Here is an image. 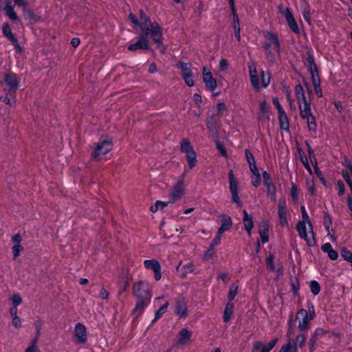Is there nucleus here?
Instances as JSON below:
<instances>
[{
	"label": "nucleus",
	"instance_id": "nucleus-38",
	"mask_svg": "<svg viewBox=\"0 0 352 352\" xmlns=\"http://www.w3.org/2000/svg\"><path fill=\"white\" fill-rule=\"evenodd\" d=\"M267 193L272 201H275L276 199V187L273 185L270 187L266 188Z\"/></svg>",
	"mask_w": 352,
	"mask_h": 352
},
{
	"label": "nucleus",
	"instance_id": "nucleus-39",
	"mask_svg": "<svg viewBox=\"0 0 352 352\" xmlns=\"http://www.w3.org/2000/svg\"><path fill=\"white\" fill-rule=\"evenodd\" d=\"M238 291V285L236 283H233L230 287L228 294L229 302H231L236 296Z\"/></svg>",
	"mask_w": 352,
	"mask_h": 352
},
{
	"label": "nucleus",
	"instance_id": "nucleus-43",
	"mask_svg": "<svg viewBox=\"0 0 352 352\" xmlns=\"http://www.w3.org/2000/svg\"><path fill=\"white\" fill-rule=\"evenodd\" d=\"M195 270L194 264L192 263H188L183 266V276L185 277L186 274L192 273Z\"/></svg>",
	"mask_w": 352,
	"mask_h": 352
},
{
	"label": "nucleus",
	"instance_id": "nucleus-64",
	"mask_svg": "<svg viewBox=\"0 0 352 352\" xmlns=\"http://www.w3.org/2000/svg\"><path fill=\"white\" fill-rule=\"evenodd\" d=\"M338 195L340 196H342L344 192H345V188H344V183L341 181V180H339L338 182Z\"/></svg>",
	"mask_w": 352,
	"mask_h": 352
},
{
	"label": "nucleus",
	"instance_id": "nucleus-20",
	"mask_svg": "<svg viewBox=\"0 0 352 352\" xmlns=\"http://www.w3.org/2000/svg\"><path fill=\"white\" fill-rule=\"evenodd\" d=\"M15 6L16 3L14 0H6V6L3 8L5 14L12 21H16L18 19V16L14 10Z\"/></svg>",
	"mask_w": 352,
	"mask_h": 352
},
{
	"label": "nucleus",
	"instance_id": "nucleus-37",
	"mask_svg": "<svg viewBox=\"0 0 352 352\" xmlns=\"http://www.w3.org/2000/svg\"><path fill=\"white\" fill-rule=\"evenodd\" d=\"M302 16L304 19L310 25L311 24V19H310V10H309V6L306 2L305 4V6L302 8Z\"/></svg>",
	"mask_w": 352,
	"mask_h": 352
},
{
	"label": "nucleus",
	"instance_id": "nucleus-8",
	"mask_svg": "<svg viewBox=\"0 0 352 352\" xmlns=\"http://www.w3.org/2000/svg\"><path fill=\"white\" fill-rule=\"evenodd\" d=\"M277 8L278 12L285 18L291 31L295 34H298L300 32L299 28L291 10L289 8H284L281 5H279Z\"/></svg>",
	"mask_w": 352,
	"mask_h": 352
},
{
	"label": "nucleus",
	"instance_id": "nucleus-5",
	"mask_svg": "<svg viewBox=\"0 0 352 352\" xmlns=\"http://www.w3.org/2000/svg\"><path fill=\"white\" fill-rule=\"evenodd\" d=\"M180 151L185 155L188 168H195L197 163V155L189 140H182L180 144Z\"/></svg>",
	"mask_w": 352,
	"mask_h": 352
},
{
	"label": "nucleus",
	"instance_id": "nucleus-33",
	"mask_svg": "<svg viewBox=\"0 0 352 352\" xmlns=\"http://www.w3.org/2000/svg\"><path fill=\"white\" fill-rule=\"evenodd\" d=\"M23 13L25 19L30 23H36L40 21V17L29 8L25 9Z\"/></svg>",
	"mask_w": 352,
	"mask_h": 352
},
{
	"label": "nucleus",
	"instance_id": "nucleus-23",
	"mask_svg": "<svg viewBox=\"0 0 352 352\" xmlns=\"http://www.w3.org/2000/svg\"><path fill=\"white\" fill-rule=\"evenodd\" d=\"M192 331L187 328H183L177 336V342L180 345H185L189 343L192 338Z\"/></svg>",
	"mask_w": 352,
	"mask_h": 352
},
{
	"label": "nucleus",
	"instance_id": "nucleus-9",
	"mask_svg": "<svg viewBox=\"0 0 352 352\" xmlns=\"http://www.w3.org/2000/svg\"><path fill=\"white\" fill-rule=\"evenodd\" d=\"M229 189L232 195V201L239 206H242L241 201L239 197L238 182L234 177L233 170H230L228 174Z\"/></svg>",
	"mask_w": 352,
	"mask_h": 352
},
{
	"label": "nucleus",
	"instance_id": "nucleus-56",
	"mask_svg": "<svg viewBox=\"0 0 352 352\" xmlns=\"http://www.w3.org/2000/svg\"><path fill=\"white\" fill-rule=\"evenodd\" d=\"M23 250V248L21 245H20L19 244H16L15 245L13 246L12 248V252H13V255H14V258H16L20 252Z\"/></svg>",
	"mask_w": 352,
	"mask_h": 352
},
{
	"label": "nucleus",
	"instance_id": "nucleus-3",
	"mask_svg": "<svg viewBox=\"0 0 352 352\" xmlns=\"http://www.w3.org/2000/svg\"><path fill=\"white\" fill-rule=\"evenodd\" d=\"M265 42L263 45L265 55L270 61L274 60V56L280 52V44L278 36L272 32H268L265 35Z\"/></svg>",
	"mask_w": 352,
	"mask_h": 352
},
{
	"label": "nucleus",
	"instance_id": "nucleus-45",
	"mask_svg": "<svg viewBox=\"0 0 352 352\" xmlns=\"http://www.w3.org/2000/svg\"><path fill=\"white\" fill-rule=\"evenodd\" d=\"M306 340V336L303 333L298 334L296 338L295 344L294 346L302 347Z\"/></svg>",
	"mask_w": 352,
	"mask_h": 352
},
{
	"label": "nucleus",
	"instance_id": "nucleus-62",
	"mask_svg": "<svg viewBox=\"0 0 352 352\" xmlns=\"http://www.w3.org/2000/svg\"><path fill=\"white\" fill-rule=\"evenodd\" d=\"M227 109L225 103L220 102L217 104V111L219 114H222Z\"/></svg>",
	"mask_w": 352,
	"mask_h": 352
},
{
	"label": "nucleus",
	"instance_id": "nucleus-47",
	"mask_svg": "<svg viewBox=\"0 0 352 352\" xmlns=\"http://www.w3.org/2000/svg\"><path fill=\"white\" fill-rule=\"evenodd\" d=\"M291 195L293 201L297 203L298 201V188L294 184H292L291 187Z\"/></svg>",
	"mask_w": 352,
	"mask_h": 352
},
{
	"label": "nucleus",
	"instance_id": "nucleus-51",
	"mask_svg": "<svg viewBox=\"0 0 352 352\" xmlns=\"http://www.w3.org/2000/svg\"><path fill=\"white\" fill-rule=\"evenodd\" d=\"M183 79L186 83V85L188 87H193L194 86V80H193V74H190L188 75H186L183 76Z\"/></svg>",
	"mask_w": 352,
	"mask_h": 352
},
{
	"label": "nucleus",
	"instance_id": "nucleus-44",
	"mask_svg": "<svg viewBox=\"0 0 352 352\" xmlns=\"http://www.w3.org/2000/svg\"><path fill=\"white\" fill-rule=\"evenodd\" d=\"M10 300L12 302L13 306L18 307L23 302L22 298L18 294H14L10 296Z\"/></svg>",
	"mask_w": 352,
	"mask_h": 352
},
{
	"label": "nucleus",
	"instance_id": "nucleus-31",
	"mask_svg": "<svg viewBox=\"0 0 352 352\" xmlns=\"http://www.w3.org/2000/svg\"><path fill=\"white\" fill-rule=\"evenodd\" d=\"M324 226L327 232V236L329 239L332 242H335L336 241V238L334 235L333 230L332 228V221L329 217H327V219L324 221Z\"/></svg>",
	"mask_w": 352,
	"mask_h": 352
},
{
	"label": "nucleus",
	"instance_id": "nucleus-14",
	"mask_svg": "<svg viewBox=\"0 0 352 352\" xmlns=\"http://www.w3.org/2000/svg\"><path fill=\"white\" fill-rule=\"evenodd\" d=\"M74 337L77 344H85L87 340V329L81 323H77L74 328Z\"/></svg>",
	"mask_w": 352,
	"mask_h": 352
},
{
	"label": "nucleus",
	"instance_id": "nucleus-1",
	"mask_svg": "<svg viewBox=\"0 0 352 352\" xmlns=\"http://www.w3.org/2000/svg\"><path fill=\"white\" fill-rule=\"evenodd\" d=\"M129 19L135 28H140L144 36L151 38L154 42L160 45L162 41V29L156 22H151L148 17L142 11L140 12L138 19L133 14H130Z\"/></svg>",
	"mask_w": 352,
	"mask_h": 352
},
{
	"label": "nucleus",
	"instance_id": "nucleus-58",
	"mask_svg": "<svg viewBox=\"0 0 352 352\" xmlns=\"http://www.w3.org/2000/svg\"><path fill=\"white\" fill-rule=\"evenodd\" d=\"M12 325L16 329L21 327V320L19 316L12 317Z\"/></svg>",
	"mask_w": 352,
	"mask_h": 352
},
{
	"label": "nucleus",
	"instance_id": "nucleus-57",
	"mask_svg": "<svg viewBox=\"0 0 352 352\" xmlns=\"http://www.w3.org/2000/svg\"><path fill=\"white\" fill-rule=\"evenodd\" d=\"M34 326L35 327L37 336H39L43 327V321L41 320H36L34 323Z\"/></svg>",
	"mask_w": 352,
	"mask_h": 352
},
{
	"label": "nucleus",
	"instance_id": "nucleus-25",
	"mask_svg": "<svg viewBox=\"0 0 352 352\" xmlns=\"http://www.w3.org/2000/svg\"><path fill=\"white\" fill-rule=\"evenodd\" d=\"M249 72L251 84L253 87L258 91L259 89V78L257 75V72L254 65H249Z\"/></svg>",
	"mask_w": 352,
	"mask_h": 352
},
{
	"label": "nucleus",
	"instance_id": "nucleus-40",
	"mask_svg": "<svg viewBox=\"0 0 352 352\" xmlns=\"http://www.w3.org/2000/svg\"><path fill=\"white\" fill-rule=\"evenodd\" d=\"M261 82L264 88H266L270 82V76L269 73L262 72H261Z\"/></svg>",
	"mask_w": 352,
	"mask_h": 352
},
{
	"label": "nucleus",
	"instance_id": "nucleus-29",
	"mask_svg": "<svg viewBox=\"0 0 352 352\" xmlns=\"http://www.w3.org/2000/svg\"><path fill=\"white\" fill-rule=\"evenodd\" d=\"M150 302V299L138 298V302L133 309V313L140 314H142L146 307L149 305Z\"/></svg>",
	"mask_w": 352,
	"mask_h": 352
},
{
	"label": "nucleus",
	"instance_id": "nucleus-60",
	"mask_svg": "<svg viewBox=\"0 0 352 352\" xmlns=\"http://www.w3.org/2000/svg\"><path fill=\"white\" fill-rule=\"evenodd\" d=\"M325 333L324 330L322 328H317L313 335L311 336L312 338H315L316 340H317V338L319 337V336H321L322 335H324Z\"/></svg>",
	"mask_w": 352,
	"mask_h": 352
},
{
	"label": "nucleus",
	"instance_id": "nucleus-2",
	"mask_svg": "<svg viewBox=\"0 0 352 352\" xmlns=\"http://www.w3.org/2000/svg\"><path fill=\"white\" fill-rule=\"evenodd\" d=\"M295 94L301 118L306 120L309 130L316 132L318 127L315 116L311 111V101L305 96L304 89L301 85H296Z\"/></svg>",
	"mask_w": 352,
	"mask_h": 352
},
{
	"label": "nucleus",
	"instance_id": "nucleus-27",
	"mask_svg": "<svg viewBox=\"0 0 352 352\" xmlns=\"http://www.w3.org/2000/svg\"><path fill=\"white\" fill-rule=\"evenodd\" d=\"M280 128L285 131H289V122L288 117L285 111L278 113Z\"/></svg>",
	"mask_w": 352,
	"mask_h": 352
},
{
	"label": "nucleus",
	"instance_id": "nucleus-6",
	"mask_svg": "<svg viewBox=\"0 0 352 352\" xmlns=\"http://www.w3.org/2000/svg\"><path fill=\"white\" fill-rule=\"evenodd\" d=\"M152 285L147 281L140 280L134 284L133 293L137 298L151 299Z\"/></svg>",
	"mask_w": 352,
	"mask_h": 352
},
{
	"label": "nucleus",
	"instance_id": "nucleus-24",
	"mask_svg": "<svg viewBox=\"0 0 352 352\" xmlns=\"http://www.w3.org/2000/svg\"><path fill=\"white\" fill-rule=\"evenodd\" d=\"M243 224L245 229L249 236L252 234V230L254 227L253 218L245 210L243 211Z\"/></svg>",
	"mask_w": 352,
	"mask_h": 352
},
{
	"label": "nucleus",
	"instance_id": "nucleus-15",
	"mask_svg": "<svg viewBox=\"0 0 352 352\" xmlns=\"http://www.w3.org/2000/svg\"><path fill=\"white\" fill-rule=\"evenodd\" d=\"M278 338L272 339L267 344L261 341H256L253 343V351L255 352H270L276 344Z\"/></svg>",
	"mask_w": 352,
	"mask_h": 352
},
{
	"label": "nucleus",
	"instance_id": "nucleus-42",
	"mask_svg": "<svg viewBox=\"0 0 352 352\" xmlns=\"http://www.w3.org/2000/svg\"><path fill=\"white\" fill-rule=\"evenodd\" d=\"M169 305L168 302L164 304L160 309L155 311V320H158L166 311Z\"/></svg>",
	"mask_w": 352,
	"mask_h": 352
},
{
	"label": "nucleus",
	"instance_id": "nucleus-34",
	"mask_svg": "<svg viewBox=\"0 0 352 352\" xmlns=\"http://www.w3.org/2000/svg\"><path fill=\"white\" fill-rule=\"evenodd\" d=\"M234 305L231 302H228L226 304L224 313H223V320L226 322H228L230 320L231 317L233 314Z\"/></svg>",
	"mask_w": 352,
	"mask_h": 352
},
{
	"label": "nucleus",
	"instance_id": "nucleus-17",
	"mask_svg": "<svg viewBox=\"0 0 352 352\" xmlns=\"http://www.w3.org/2000/svg\"><path fill=\"white\" fill-rule=\"evenodd\" d=\"M219 218L221 220V226L219 228L217 232H219V234H222L232 228V221L231 217L226 214H221Z\"/></svg>",
	"mask_w": 352,
	"mask_h": 352
},
{
	"label": "nucleus",
	"instance_id": "nucleus-52",
	"mask_svg": "<svg viewBox=\"0 0 352 352\" xmlns=\"http://www.w3.org/2000/svg\"><path fill=\"white\" fill-rule=\"evenodd\" d=\"M229 66L228 60L224 58H221L219 61V71L223 72L228 69Z\"/></svg>",
	"mask_w": 352,
	"mask_h": 352
},
{
	"label": "nucleus",
	"instance_id": "nucleus-54",
	"mask_svg": "<svg viewBox=\"0 0 352 352\" xmlns=\"http://www.w3.org/2000/svg\"><path fill=\"white\" fill-rule=\"evenodd\" d=\"M274 258L273 255H270L266 259L267 265L270 268V270L272 271H274V270H275V267L274 265Z\"/></svg>",
	"mask_w": 352,
	"mask_h": 352
},
{
	"label": "nucleus",
	"instance_id": "nucleus-46",
	"mask_svg": "<svg viewBox=\"0 0 352 352\" xmlns=\"http://www.w3.org/2000/svg\"><path fill=\"white\" fill-rule=\"evenodd\" d=\"M279 352H296V347L289 342L283 346Z\"/></svg>",
	"mask_w": 352,
	"mask_h": 352
},
{
	"label": "nucleus",
	"instance_id": "nucleus-59",
	"mask_svg": "<svg viewBox=\"0 0 352 352\" xmlns=\"http://www.w3.org/2000/svg\"><path fill=\"white\" fill-rule=\"evenodd\" d=\"M301 211H302V220L300 221L311 222L309 221V215H308L304 206H301Z\"/></svg>",
	"mask_w": 352,
	"mask_h": 352
},
{
	"label": "nucleus",
	"instance_id": "nucleus-16",
	"mask_svg": "<svg viewBox=\"0 0 352 352\" xmlns=\"http://www.w3.org/2000/svg\"><path fill=\"white\" fill-rule=\"evenodd\" d=\"M270 118V104L265 100L259 102V114L258 120H269Z\"/></svg>",
	"mask_w": 352,
	"mask_h": 352
},
{
	"label": "nucleus",
	"instance_id": "nucleus-63",
	"mask_svg": "<svg viewBox=\"0 0 352 352\" xmlns=\"http://www.w3.org/2000/svg\"><path fill=\"white\" fill-rule=\"evenodd\" d=\"M221 235L222 234H219V232H217L210 245L212 246L213 248H214L216 245H218L220 243Z\"/></svg>",
	"mask_w": 352,
	"mask_h": 352
},
{
	"label": "nucleus",
	"instance_id": "nucleus-4",
	"mask_svg": "<svg viewBox=\"0 0 352 352\" xmlns=\"http://www.w3.org/2000/svg\"><path fill=\"white\" fill-rule=\"evenodd\" d=\"M296 229L301 239L306 241L307 245L313 247L316 245L313 226L311 222L299 221Z\"/></svg>",
	"mask_w": 352,
	"mask_h": 352
},
{
	"label": "nucleus",
	"instance_id": "nucleus-35",
	"mask_svg": "<svg viewBox=\"0 0 352 352\" xmlns=\"http://www.w3.org/2000/svg\"><path fill=\"white\" fill-rule=\"evenodd\" d=\"M190 67H191V65L190 63H187L180 62L178 64L177 67L181 70L182 77L186 75H188V74H190L192 73L190 69Z\"/></svg>",
	"mask_w": 352,
	"mask_h": 352
},
{
	"label": "nucleus",
	"instance_id": "nucleus-13",
	"mask_svg": "<svg viewBox=\"0 0 352 352\" xmlns=\"http://www.w3.org/2000/svg\"><path fill=\"white\" fill-rule=\"evenodd\" d=\"M144 265L146 269L152 270L154 273L155 279L160 280L162 278V267L158 261L155 259L145 260Z\"/></svg>",
	"mask_w": 352,
	"mask_h": 352
},
{
	"label": "nucleus",
	"instance_id": "nucleus-26",
	"mask_svg": "<svg viewBox=\"0 0 352 352\" xmlns=\"http://www.w3.org/2000/svg\"><path fill=\"white\" fill-rule=\"evenodd\" d=\"M250 169L252 173V176H251L252 184L254 187L259 186L261 185V176H260V173H259V171H258L256 166V165L251 166V167H250Z\"/></svg>",
	"mask_w": 352,
	"mask_h": 352
},
{
	"label": "nucleus",
	"instance_id": "nucleus-36",
	"mask_svg": "<svg viewBox=\"0 0 352 352\" xmlns=\"http://www.w3.org/2000/svg\"><path fill=\"white\" fill-rule=\"evenodd\" d=\"M309 287L311 293L314 296L318 295L321 289L320 284L316 280H311L309 284Z\"/></svg>",
	"mask_w": 352,
	"mask_h": 352
},
{
	"label": "nucleus",
	"instance_id": "nucleus-11",
	"mask_svg": "<svg viewBox=\"0 0 352 352\" xmlns=\"http://www.w3.org/2000/svg\"><path fill=\"white\" fill-rule=\"evenodd\" d=\"M187 173V170L185 169L182 175V179L179 180L177 183L173 186V191L170 194V202H174L180 199L184 194L185 186L184 184V177Z\"/></svg>",
	"mask_w": 352,
	"mask_h": 352
},
{
	"label": "nucleus",
	"instance_id": "nucleus-55",
	"mask_svg": "<svg viewBox=\"0 0 352 352\" xmlns=\"http://www.w3.org/2000/svg\"><path fill=\"white\" fill-rule=\"evenodd\" d=\"M307 312L309 314V320H314L316 316V314H315L314 307L312 303L308 304Z\"/></svg>",
	"mask_w": 352,
	"mask_h": 352
},
{
	"label": "nucleus",
	"instance_id": "nucleus-7",
	"mask_svg": "<svg viewBox=\"0 0 352 352\" xmlns=\"http://www.w3.org/2000/svg\"><path fill=\"white\" fill-rule=\"evenodd\" d=\"M112 148V142L109 139H104L96 145L92 157L96 160H101L105 155L109 153Z\"/></svg>",
	"mask_w": 352,
	"mask_h": 352
},
{
	"label": "nucleus",
	"instance_id": "nucleus-28",
	"mask_svg": "<svg viewBox=\"0 0 352 352\" xmlns=\"http://www.w3.org/2000/svg\"><path fill=\"white\" fill-rule=\"evenodd\" d=\"M322 252L327 253L329 258L331 260L335 261L338 258V252L334 250L329 243H326L321 247Z\"/></svg>",
	"mask_w": 352,
	"mask_h": 352
},
{
	"label": "nucleus",
	"instance_id": "nucleus-10",
	"mask_svg": "<svg viewBox=\"0 0 352 352\" xmlns=\"http://www.w3.org/2000/svg\"><path fill=\"white\" fill-rule=\"evenodd\" d=\"M298 328L300 331L308 330L310 328V321L308 312L305 309H300L296 314Z\"/></svg>",
	"mask_w": 352,
	"mask_h": 352
},
{
	"label": "nucleus",
	"instance_id": "nucleus-53",
	"mask_svg": "<svg viewBox=\"0 0 352 352\" xmlns=\"http://www.w3.org/2000/svg\"><path fill=\"white\" fill-rule=\"evenodd\" d=\"M307 189L309 193L311 196H314L316 195V187L314 182L313 181H309L307 182Z\"/></svg>",
	"mask_w": 352,
	"mask_h": 352
},
{
	"label": "nucleus",
	"instance_id": "nucleus-19",
	"mask_svg": "<svg viewBox=\"0 0 352 352\" xmlns=\"http://www.w3.org/2000/svg\"><path fill=\"white\" fill-rule=\"evenodd\" d=\"M175 313L179 318H185L188 316L187 305L184 299L177 300L175 307Z\"/></svg>",
	"mask_w": 352,
	"mask_h": 352
},
{
	"label": "nucleus",
	"instance_id": "nucleus-49",
	"mask_svg": "<svg viewBox=\"0 0 352 352\" xmlns=\"http://www.w3.org/2000/svg\"><path fill=\"white\" fill-rule=\"evenodd\" d=\"M245 153L247 161L249 164L250 167H251V166H255L256 162L254 160V157L252 155V154L250 153V151L249 150L246 149L245 151Z\"/></svg>",
	"mask_w": 352,
	"mask_h": 352
},
{
	"label": "nucleus",
	"instance_id": "nucleus-41",
	"mask_svg": "<svg viewBox=\"0 0 352 352\" xmlns=\"http://www.w3.org/2000/svg\"><path fill=\"white\" fill-rule=\"evenodd\" d=\"M341 256L346 261L351 262L352 260V253L346 248L341 249Z\"/></svg>",
	"mask_w": 352,
	"mask_h": 352
},
{
	"label": "nucleus",
	"instance_id": "nucleus-48",
	"mask_svg": "<svg viewBox=\"0 0 352 352\" xmlns=\"http://www.w3.org/2000/svg\"><path fill=\"white\" fill-rule=\"evenodd\" d=\"M310 62V66H309V72L312 76H318V70H317V67H316V65L313 59H311L309 60Z\"/></svg>",
	"mask_w": 352,
	"mask_h": 352
},
{
	"label": "nucleus",
	"instance_id": "nucleus-21",
	"mask_svg": "<svg viewBox=\"0 0 352 352\" xmlns=\"http://www.w3.org/2000/svg\"><path fill=\"white\" fill-rule=\"evenodd\" d=\"M278 215L280 220V224L285 226L287 224L286 202L285 200H280L278 203Z\"/></svg>",
	"mask_w": 352,
	"mask_h": 352
},
{
	"label": "nucleus",
	"instance_id": "nucleus-18",
	"mask_svg": "<svg viewBox=\"0 0 352 352\" xmlns=\"http://www.w3.org/2000/svg\"><path fill=\"white\" fill-rule=\"evenodd\" d=\"M19 78L16 74H7L5 76V81L7 86L9 87L10 92H15L19 87Z\"/></svg>",
	"mask_w": 352,
	"mask_h": 352
},
{
	"label": "nucleus",
	"instance_id": "nucleus-32",
	"mask_svg": "<svg viewBox=\"0 0 352 352\" xmlns=\"http://www.w3.org/2000/svg\"><path fill=\"white\" fill-rule=\"evenodd\" d=\"M2 32L5 36H6L12 43L17 44V39L13 35L9 25L6 23L2 25Z\"/></svg>",
	"mask_w": 352,
	"mask_h": 352
},
{
	"label": "nucleus",
	"instance_id": "nucleus-61",
	"mask_svg": "<svg viewBox=\"0 0 352 352\" xmlns=\"http://www.w3.org/2000/svg\"><path fill=\"white\" fill-rule=\"evenodd\" d=\"M272 102L276 107L278 113L285 111L277 98H273Z\"/></svg>",
	"mask_w": 352,
	"mask_h": 352
},
{
	"label": "nucleus",
	"instance_id": "nucleus-12",
	"mask_svg": "<svg viewBox=\"0 0 352 352\" xmlns=\"http://www.w3.org/2000/svg\"><path fill=\"white\" fill-rule=\"evenodd\" d=\"M202 78L203 81L208 90L212 91L217 88V82L213 77L211 72L206 68V67H203L202 68Z\"/></svg>",
	"mask_w": 352,
	"mask_h": 352
},
{
	"label": "nucleus",
	"instance_id": "nucleus-50",
	"mask_svg": "<svg viewBox=\"0 0 352 352\" xmlns=\"http://www.w3.org/2000/svg\"><path fill=\"white\" fill-rule=\"evenodd\" d=\"M215 254H216V250H215L214 248L210 245L208 250L207 251H206L204 253V258L206 260L209 259V258H212Z\"/></svg>",
	"mask_w": 352,
	"mask_h": 352
},
{
	"label": "nucleus",
	"instance_id": "nucleus-30",
	"mask_svg": "<svg viewBox=\"0 0 352 352\" xmlns=\"http://www.w3.org/2000/svg\"><path fill=\"white\" fill-rule=\"evenodd\" d=\"M268 230L269 226L266 222H263L259 226V234L263 243H265L268 241Z\"/></svg>",
	"mask_w": 352,
	"mask_h": 352
},
{
	"label": "nucleus",
	"instance_id": "nucleus-22",
	"mask_svg": "<svg viewBox=\"0 0 352 352\" xmlns=\"http://www.w3.org/2000/svg\"><path fill=\"white\" fill-rule=\"evenodd\" d=\"M127 49L131 52H134L138 50L148 49V41L147 38L144 36H141L136 43L128 46Z\"/></svg>",
	"mask_w": 352,
	"mask_h": 352
}]
</instances>
